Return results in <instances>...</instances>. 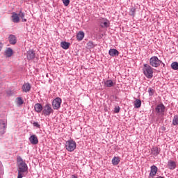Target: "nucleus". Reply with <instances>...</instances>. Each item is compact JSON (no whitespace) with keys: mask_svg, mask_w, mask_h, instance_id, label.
<instances>
[{"mask_svg":"<svg viewBox=\"0 0 178 178\" xmlns=\"http://www.w3.org/2000/svg\"><path fill=\"white\" fill-rule=\"evenodd\" d=\"M88 47H89V48H94V43L91 41L88 42Z\"/></svg>","mask_w":178,"mask_h":178,"instance_id":"2f4dec72","label":"nucleus"},{"mask_svg":"<svg viewBox=\"0 0 178 178\" xmlns=\"http://www.w3.org/2000/svg\"><path fill=\"white\" fill-rule=\"evenodd\" d=\"M51 113H54V110L52 109V107L49 104H46L43 107L42 115H44V116H49V115H51Z\"/></svg>","mask_w":178,"mask_h":178,"instance_id":"39448f33","label":"nucleus"},{"mask_svg":"<svg viewBox=\"0 0 178 178\" xmlns=\"http://www.w3.org/2000/svg\"><path fill=\"white\" fill-rule=\"evenodd\" d=\"M29 141L33 145L38 144V138L35 135H32L29 138Z\"/></svg>","mask_w":178,"mask_h":178,"instance_id":"1a4fd4ad","label":"nucleus"},{"mask_svg":"<svg viewBox=\"0 0 178 178\" xmlns=\"http://www.w3.org/2000/svg\"><path fill=\"white\" fill-rule=\"evenodd\" d=\"M63 2L65 6H69V3H70V0H63Z\"/></svg>","mask_w":178,"mask_h":178,"instance_id":"7c9ffc66","label":"nucleus"},{"mask_svg":"<svg viewBox=\"0 0 178 178\" xmlns=\"http://www.w3.org/2000/svg\"><path fill=\"white\" fill-rule=\"evenodd\" d=\"M10 44H12L13 45H15L16 44V36L13 35H10L8 38Z\"/></svg>","mask_w":178,"mask_h":178,"instance_id":"f3484780","label":"nucleus"},{"mask_svg":"<svg viewBox=\"0 0 178 178\" xmlns=\"http://www.w3.org/2000/svg\"><path fill=\"white\" fill-rule=\"evenodd\" d=\"M76 38L78 41H82L83 38H84V32L80 31L79 33H78V34L76 35Z\"/></svg>","mask_w":178,"mask_h":178,"instance_id":"412c9836","label":"nucleus"},{"mask_svg":"<svg viewBox=\"0 0 178 178\" xmlns=\"http://www.w3.org/2000/svg\"><path fill=\"white\" fill-rule=\"evenodd\" d=\"M104 86L106 87H113V86H115V83H113V81L112 80H107L104 82Z\"/></svg>","mask_w":178,"mask_h":178,"instance_id":"6ab92c4d","label":"nucleus"},{"mask_svg":"<svg viewBox=\"0 0 178 178\" xmlns=\"http://www.w3.org/2000/svg\"><path fill=\"white\" fill-rule=\"evenodd\" d=\"M60 47L63 49H69V47H70V44L67 42H60Z\"/></svg>","mask_w":178,"mask_h":178,"instance_id":"a211bd4d","label":"nucleus"},{"mask_svg":"<svg viewBox=\"0 0 178 178\" xmlns=\"http://www.w3.org/2000/svg\"><path fill=\"white\" fill-rule=\"evenodd\" d=\"M143 72L144 76H145L147 79H152V77H154V68H152L151 65L148 64H144L143 67Z\"/></svg>","mask_w":178,"mask_h":178,"instance_id":"f03ea898","label":"nucleus"},{"mask_svg":"<svg viewBox=\"0 0 178 178\" xmlns=\"http://www.w3.org/2000/svg\"><path fill=\"white\" fill-rule=\"evenodd\" d=\"M33 126L35 127H38V129H40V124H38V122H33Z\"/></svg>","mask_w":178,"mask_h":178,"instance_id":"473e14b6","label":"nucleus"},{"mask_svg":"<svg viewBox=\"0 0 178 178\" xmlns=\"http://www.w3.org/2000/svg\"><path fill=\"white\" fill-rule=\"evenodd\" d=\"M157 172H158V167H157V166H155V165H152V166L151 167V170H150V173H149V177H154V176H155Z\"/></svg>","mask_w":178,"mask_h":178,"instance_id":"9d476101","label":"nucleus"},{"mask_svg":"<svg viewBox=\"0 0 178 178\" xmlns=\"http://www.w3.org/2000/svg\"><path fill=\"white\" fill-rule=\"evenodd\" d=\"M134 106L135 108H140L141 107V100L140 99H136L135 102H134Z\"/></svg>","mask_w":178,"mask_h":178,"instance_id":"393cba45","label":"nucleus"},{"mask_svg":"<svg viewBox=\"0 0 178 178\" xmlns=\"http://www.w3.org/2000/svg\"><path fill=\"white\" fill-rule=\"evenodd\" d=\"M60 104H62V99L56 97L52 102L53 109H59Z\"/></svg>","mask_w":178,"mask_h":178,"instance_id":"423d86ee","label":"nucleus"},{"mask_svg":"<svg viewBox=\"0 0 178 178\" xmlns=\"http://www.w3.org/2000/svg\"><path fill=\"white\" fill-rule=\"evenodd\" d=\"M18 16L22 19V22H27V19L24 18V13L19 11Z\"/></svg>","mask_w":178,"mask_h":178,"instance_id":"b1692460","label":"nucleus"},{"mask_svg":"<svg viewBox=\"0 0 178 178\" xmlns=\"http://www.w3.org/2000/svg\"><path fill=\"white\" fill-rule=\"evenodd\" d=\"M17 172H18V176L17 178H23L26 177V175L29 173V167L27 166V164L23 159H22L21 156H18L17 158Z\"/></svg>","mask_w":178,"mask_h":178,"instance_id":"f257e3e1","label":"nucleus"},{"mask_svg":"<svg viewBox=\"0 0 178 178\" xmlns=\"http://www.w3.org/2000/svg\"><path fill=\"white\" fill-rule=\"evenodd\" d=\"M156 112L157 113H163L165 112V106L163 104H159L156 108Z\"/></svg>","mask_w":178,"mask_h":178,"instance_id":"f8f14e48","label":"nucleus"},{"mask_svg":"<svg viewBox=\"0 0 178 178\" xmlns=\"http://www.w3.org/2000/svg\"><path fill=\"white\" fill-rule=\"evenodd\" d=\"M112 163L114 165V166H116V165H119L120 163V157H114L112 159Z\"/></svg>","mask_w":178,"mask_h":178,"instance_id":"aec40b11","label":"nucleus"},{"mask_svg":"<svg viewBox=\"0 0 178 178\" xmlns=\"http://www.w3.org/2000/svg\"><path fill=\"white\" fill-rule=\"evenodd\" d=\"M27 59H29V60H33V59H34V58H35V53H34V51L33 50H29L27 51Z\"/></svg>","mask_w":178,"mask_h":178,"instance_id":"9b49d317","label":"nucleus"},{"mask_svg":"<svg viewBox=\"0 0 178 178\" xmlns=\"http://www.w3.org/2000/svg\"><path fill=\"white\" fill-rule=\"evenodd\" d=\"M76 142L73 140H69L65 143V149L69 152H73L76 149Z\"/></svg>","mask_w":178,"mask_h":178,"instance_id":"7ed1b4c3","label":"nucleus"},{"mask_svg":"<svg viewBox=\"0 0 178 178\" xmlns=\"http://www.w3.org/2000/svg\"><path fill=\"white\" fill-rule=\"evenodd\" d=\"M149 95H154V90L149 88Z\"/></svg>","mask_w":178,"mask_h":178,"instance_id":"72a5a7b5","label":"nucleus"},{"mask_svg":"<svg viewBox=\"0 0 178 178\" xmlns=\"http://www.w3.org/2000/svg\"><path fill=\"white\" fill-rule=\"evenodd\" d=\"M43 108L44 107H42V105H41V104L37 103L35 104V111L38 113H40V112H41Z\"/></svg>","mask_w":178,"mask_h":178,"instance_id":"dca6fc26","label":"nucleus"},{"mask_svg":"<svg viewBox=\"0 0 178 178\" xmlns=\"http://www.w3.org/2000/svg\"><path fill=\"white\" fill-rule=\"evenodd\" d=\"M17 105H19V106H20V105H23L24 102H23V99H22V97L17 98Z\"/></svg>","mask_w":178,"mask_h":178,"instance_id":"c85d7f7f","label":"nucleus"},{"mask_svg":"<svg viewBox=\"0 0 178 178\" xmlns=\"http://www.w3.org/2000/svg\"><path fill=\"white\" fill-rule=\"evenodd\" d=\"M167 168H168V169H170V170L176 169V162L173 161H169L168 162Z\"/></svg>","mask_w":178,"mask_h":178,"instance_id":"ddd939ff","label":"nucleus"},{"mask_svg":"<svg viewBox=\"0 0 178 178\" xmlns=\"http://www.w3.org/2000/svg\"><path fill=\"white\" fill-rule=\"evenodd\" d=\"M156 154H159V152H158V149H156Z\"/></svg>","mask_w":178,"mask_h":178,"instance_id":"c9c22d12","label":"nucleus"},{"mask_svg":"<svg viewBox=\"0 0 178 178\" xmlns=\"http://www.w3.org/2000/svg\"><path fill=\"white\" fill-rule=\"evenodd\" d=\"M6 130V122L3 120H0V136L5 134Z\"/></svg>","mask_w":178,"mask_h":178,"instance_id":"0eeeda50","label":"nucleus"},{"mask_svg":"<svg viewBox=\"0 0 178 178\" xmlns=\"http://www.w3.org/2000/svg\"><path fill=\"white\" fill-rule=\"evenodd\" d=\"M108 54L110 56H119V51L115 49H111L108 51Z\"/></svg>","mask_w":178,"mask_h":178,"instance_id":"4468645a","label":"nucleus"},{"mask_svg":"<svg viewBox=\"0 0 178 178\" xmlns=\"http://www.w3.org/2000/svg\"><path fill=\"white\" fill-rule=\"evenodd\" d=\"M102 27H109V21L106 19H104L103 22H101Z\"/></svg>","mask_w":178,"mask_h":178,"instance_id":"5701e85b","label":"nucleus"},{"mask_svg":"<svg viewBox=\"0 0 178 178\" xmlns=\"http://www.w3.org/2000/svg\"><path fill=\"white\" fill-rule=\"evenodd\" d=\"M130 16H136V7H131L129 10Z\"/></svg>","mask_w":178,"mask_h":178,"instance_id":"a878e982","label":"nucleus"},{"mask_svg":"<svg viewBox=\"0 0 178 178\" xmlns=\"http://www.w3.org/2000/svg\"><path fill=\"white\" fill-rule=\"evenodd\" d=\"M161 63H162V61L156 56H152L149 59V65L152 66V67H158L161 65Z\"/></svg>","mask_w":178,"mask_h":178,"instance_id":"20e7f679","label":"nucleus"},{"mask_svg":"<svg viewBox=\"0 0 178 178\" xmlns=\"http://www.w3.org/2000/svg\"><path fill=\"white\" fill-rule=\"evenodd\" d=\"M171 67L173 70H178V63L174 62L171 64Z\"/></svg>","mask_w":178,"mask_h":178,"instance_id":"bb28decb","label":"nucleus"},{"mask_svg":"<svg viewBox=\"0 0 178 178\" xmlns=\"http://www.w3.org/2000/svg\"><path fill=\"white\" fill-rule=\"evenodd\" d=\"M115 113H119L120 112V107L119 106H115L114 108Z\"/></svg>","mask_w":178,"mask_h":178,"instance_id":"c756f323","label":"nucleus"},{"mask_svg":"<svg viewBox=\"0 0 178 178\" xmlns=\"http://www.w3.org/2000/svg\"><path fill=\"white\" fill-rule=\"evenodd\" d=\"M30 90H31V86L30 85V83H26L23 85L22 91H24V92H29Z\"/></svg>","mask_w":178,"mask_h":178,"instance_id":"2eb2a0df","label":"nucleus"},{"mask_svg":"<svg viewBox=\"0 0 178 178\" xmlns=\"http://www.w3.org/2000/svg\"><path fill=\"white\" fill-rule=\"evenodd\" d=\"M2 49V44L0 43V51Z\"/></svg>","mask_w":178,"mask_h":178,"instance_id":"f704fd0d","label":"nucleus"},{"mask_svg":"<svg viewBox=\"0 0 178 178\" xmlns=\"http://www.w3.org/2000/svg\"><path fill=\"white\" fill-rule=\"evenodd\" d=\"M13 55V50H12V49L8 48L6 50V56L8 58H10V56H12Z\"/></svg>","mask_w":178,"mask_h":178,"instance_id":"4be33fe9","label":"nucleus"},{"mask_svg":"<svg viewBox=\"0 0 178 178\" xmlns=\"http://www.w3.org/2000/svg\"><path fill=\"white\" fill-rule=\"evenodd\" d=\"M11 17L12 22L13 23H19L20 22V17H19V14L16 13H13Z\"/></svg>","mask_w":178,"mask_h":178,"instance_id":"6e6552de","label":"nucleus"},{"mask_svg":"<svg viewBox=\"0 0 178 178\" xmlns=\"http://www.w3.org/2000/svg\"><path fill=\"white\" fill-rule=\"evenodd\" d=\"M172 124L174 126H177L178 125V115L174 116V118L172 120Z\"/></svg>","mask_w":178,"mask_h":178,"instance_id":"cd10ccee","label":"nucleus"}]
</instances>
